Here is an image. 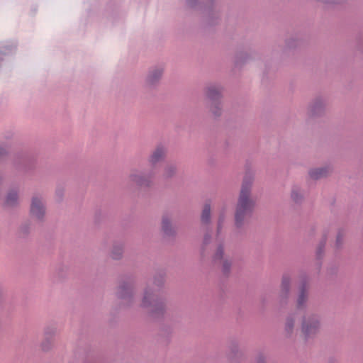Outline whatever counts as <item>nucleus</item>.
Here are the masks:
<instances>
[{
	"label": "nucleus",
	"mask_w": 363,
	"mask_h": 363,
	"mask_svg": "<svg viewBox=\"0 0 363 363\" xmlns=\"http://www.w3.org/2000/svg\"><path fill=\"white\" fill-rule=\"evenodd\" d=\"M254 177L250 172L245 174L235 211V225L240 229L250 219L254 212L256 201L252 196Z\"/></svg>",
	"instance_id": "nucleus-1"
},
{
	"label": "nucleus",
	"mask_w": 363,
	"mask_h": 363,
	"mask_svg": "<svg viewBox=\"0 0 363 363\" xmlns=\"http://www.w3.org/2000/svg\"><path fill=\"white\" fill-rule=\"evenodd\" d=\"M166 152L167 150L163 145H158L149 157L148 160L152 169L148 172H138L130 174V181L141 187L150 186L155 174V167L157 164L164 160Z\"/></svg>",
	"instance_id": "nucleus-2"
},
{
	"label": "nucleus",
	"mask_w": 363,
	"mask_h": 363,
	"mask_svg": "<svg viewBox=\"0 0 363 363\" xmlns=\"http://www.w3.org/2000/svg\"><path fill=\"white\" fill-rule=\"evenodd\" d=\"M223 87L218 84H210L206 87V108L214 118L220 117L223 110Z\"/></svg>",
	"instance_id": "nucleus-3"
},
{
	"label": "nucleus",
	"mask_w": 363,
	"mask_h": 363,
	"mask_svg": "<svg viewBox=\"0 0 363 363\" xmlns=\"http://www.w3.org/2000/svg\"><path fill=\"white\" fill-rule=\"evenodd\" d=\"M143 308H149L150 315L155 318L162 317L165 312V303L159 291L146 288L142 301Z\"/></svg>",
	"instance_id": "nucleus-4"
},
{
	"label": "nucleus",
	"mask_w": 363,
	"mask_h": 363,
	"mask_svg": "<svg viewBox=\"0 0 363 363\" xmlns=\"http://www.w3.org/2000/svg\"><path fill=\"white\" fill-rule=\"evenodd\" d=\"M35 155L28 151L18 152L13 160L14 167L24 172L31 171L35 167Z\"/></svg>",
	"instance_id": "nucleus-5"
},
{
	"label": "nucleus",
	"mask_w": 363,
	"mask_h": 363,
	"mask_svg": "<svg viewBox=\"0 0 363 363\" xmlns=\"http://www.w3.org/2000/svg\"><path fill=\"white\" fill-rule=\"evenodd\" d=\"M320 318L316 314H308L303 317L301 325L305 340L313 337L319 330Z\"/></svg>",
	"instance_id": "nucleus-6"
},
{
	"label": "nucleus",
	"mask_w": 363,
	"mask_h": 363,
	"mask_svg": "<svg viewBox=\"0 0 363 363\" xmlns=\"http://www.w3.org/2000/svg\"><path fill=\"white\" fill-rule=\"evenodd\" d=\"M206 28L215 26L220 20V8L216 0H206Z\"/></svg>",
	"instance_id": "nucleus-7"
},
{
	"label": "nucleus",
	"mask_w": 363,
	"mask_h": 363,
	"mask_svg": "<svg viewBox=\"0 0 363 363\" xmlns=\"http://www.w3.org/2000/svg\"><path fill=\"white\" fill-rule=\"evenodd\" d=\"M164 72V67L162 65H157L151 67L145 78V86L149 88L156 87Z\"/></svg>",
	"instance_id": "nucleus-8"
},
{
	"label": "nucleus",
	"mask_w": 363,
	"mask_h": 363,
	"mask_svg": "<svg viewBox=\"0 0 363 363\" xmlns=\"http://www.w3.org/2000/svg\"><path fill=\"white\" fill-rule=\"evenodd\" d=\"M133 285L130 280L121 282L116 292L118 298L123 300L127 304H130L133 298Z\"/></svg>",
	"instance_id": "nucleus-9"
},
{
	"label": "nucleus",
	"mask_w": 363,
	"mask_h": 363,
	"mask_svg": "<svg viewBox=\"0 0 363 363\" xmlns=\"http://www.w3.org/2000/svg\"><path fill=\"white\" fill-rule=\"evenodd\" d=\"M291 289V277L288 274H284L281 278L280 291L278 296L279 303L281 306L287 303Z\"/></svg>",
	"instance_id": "nucleus-10"
},
{
	"label": "nucleus",
	"mask_w": 363,
	"mask_h": 363,
	"mask_svg": "<svg viewBox=\"0 0 363 363\" xmlns=\"http://www.w3.org/2000/svg\"><path fill=\"white\" fill-rule=\"evenodd\" d=\"M45 213V208L42 201V198L38 196H34L32 198L30 205L31 216L39 220H42Z\"/></svg>",
	"instance_id": "nucleus-11"
},
{
	"label": "nucleus",
	"mask_w": 363,
	"mask_h": 363,
	"mask_svg": "<svg viewBox=\"0 0 363 363\" xmlns=\"http://www.w3.org/2000/svg\"><path fill=\"white\" fill-rule=\"evenodd\" d=\"M308 300V278L305 275L302 277L299 286V292L297 298V309L301 310L306 308Z\"/></svg>",
	"instance_id": "nucleus-12"
},
{
	"label": "nucleus",
	"mask_w": 363,
	"mask_h": 363,
	"mask_svg": "<svg viewBox=\"0 0 363 363\" xmlns=\"http://www.w3.org/2000/svg\"><path fill=\"white\" fill-rule=\"evenodd\" d=\"M228 350V359L230 363H240L242 359V353L239 350V344L236 339L230 340Z\"/></svg>",
	"instance_id": "nucleus-13"
},
{
	"label": "nucleus",
	"mask_w": 363,
	"mask_h": 363,
	"mask_svg": "<svg viewBox=\"0 0 363 363\" xmlns=\"http://www.w3.org/2000/svg\"><path fill=\"white\" fill-rule=\"evenodd\" d=\"M325 100L322 96H318L311 102L309 114L313 117L321 116L325 111Z\"/></svg>",
	"instance_id": "nucleus-14"
},
{
	"label": "nucleus",
	"mask_w": 363,
	"mask_h": 363,
	"mask_svg": "<svg viewBox=\"0 0 363 363\" xmlns=\"http://www.w3.org/2000/svg\"><path fill=\"white\" fill-rule=\"evenodd\" d=\"M326 242H327V236H326V235H324L323 238L320 241V242L317 247V249H316V252H315V257H316V259H317L316 265H317V269H318V272L320 270V268L322 266L321 259H323V255H324V250H325Z\"/></svg>",
	"instance_id": "nucleus-15"
},
{
	"label": "nucleus",
	"mask_w": 363,
	"mask_h": 363,
	"mask_svg": "<svg viewBox=\"0 0 363 363\" xmlns=\"http://www.w3.org/2000/svg\"><path fill=\"white\" fill-rule=\"evenodd\" d=\"M296 319V313H289L286 318L284 331L287 337H291L294 333Z\"/></svg>",
	"instance_id": "nucleus-16"
},
{
	"label": "nucleus",
	"mask_w": 363,
	"mask_h": 363,
	"mask_svg": "<svg viewBox=\"0 0 363 363\" xmlns=\"http://www.w3.org/2000/svg\"><path fill=\"white\" fill-rule=\"evenodd\" d=\"M16 50V45L13 43L6 42L0 45V66L3 61V56L11 54Z\"/></svg>",
	"instance_id": "nucleus-17"
},
{
	"label": "nucleus",
	"mask_w": 363,
	"mask_h": 363,
	"mask_svg": "<svg viewBox=\"0 0 363 363\" xmlns=\"http://www.w3.org/2000/svg\"><path fill=\"white\" fill-rule=\"evenodd\" d=\"M330 169L328 167H322L312 169L309 171V175L311 179L317 180L322 177H326Z\"/></svg>",
	"instance_id": "nucleus-18"
},
{
	"label": "nucleus",
	"mask_w": 363,
	"mask_h": 363,
	"mask_svg": "<svg viewBox=\"0 0 363 363\" xmlns=\"http://www.w3.org/2000/svg\"><path fill=\"white\" fill-rule=\"evenodd\" d=\"M162 228L164 234L167 236H173L175 234L174 228L172 227L167 216L162 217Z\"/></svg>",
	"instance_id": "nucleus-19"
},
{
	"label": "nucleus",
	"mask_w": 363,
	"mask_h": 363,
	"mask_svg": "<svg viewBox=\"0 0 363 363\" xmlns=\"http://www.w3.org/2000/svg\"><path fill=\"white\" fill-rule=\"evenodd\" d=\"M18 195L16 190L10 191L6 197L5 205L8 207H13L18 205Z\"/></svg>",
	"instance_id": "nucleus-20"
},
{
	"label": "nucleus",
	"mask_w": 363,
	"mask_h": 363,
	"mask_svg": "<svg viewBox=\"0 0 363 363\" xmlns=\"http://www.w3.org/2000/svg\"><path fill=\"white\" fill-rule=\"evenodd\" d=\"M291 199L296 204H301L303 201V194L300 187L294 186L291 191Z\"/></svg>",
	"instance_id": "nucleus-21"
},
{
	"label": "nucleus",
	"mask_w": 363,
	"mask_h": 363,
	"mask_svg": "<svg viewBox=\"0 0 363 363\" xmlns=\"http://www.w3.org/2000/svg\"><path fill=\"white\" fill-rule=\"evenodd\" d=\"M250 55L246 52H240L236 55L235 65L237 67H242L245 63L249 61Z\"/></svg>",
	"instance_id": "nucleus-22"
},
{
	"label": "nucleus",
	"mask_w": 363,
	"mask_h": 363,
	"mask_svg": "<svg viewBox=\"0 0 363 363\" xmlns=\"http://www.w3.org/2000/svg\"><path fill=\"white\" fill-rule=\"evenodd\" d=\"M123 246L121 244H115L111 252V257L114 259H119L122 257Z\"/></svg>",
	"instance_id": "nucleus-23"
},
{
	"label": "nucleus",
	"mask_w": 363,
	"mask_h": 363,
	"mask_svg": "<svg viewBox=\"0 0 363 363\" xmlns=\"http://www.w3.org/2000/svg\"><path fill=\"white\" fill-rule=\"evenodd\" d=\"M232 262L227 259H223L222 262L221 272L224 277H228L230 273Z\"/></svg>",
	"instance_id": "nucleus-24"
},
{
	"label": "nucleus",
	"mask_w": 363,
	"mask_h": 363,
	"mask_svg": "<svg viewBox=\"0 0 363 363\" xmlns=\"http://www.w3.org/2000/svg\"><path fill=\"white\" fill-rule=\"evenodd\" d=\"M211 222V205L206 203V227ZM211 235L206 231V245L210 240Z\"/></svg>",
	"instance_id": "nucleus-25"
},
{
	"label": "nucleus",
	"mask_w": 363,
	"mask_h": 363,
	"mask_svg": "<svg viewBox=\"0 0 363 363\" xmlns=\"http://www.w3.org/2000/svg\"><path fill=\"white\" fill-rule=\"evenodd\" d=\"M176 167L174 164H168L165 167L163 177L166 179L172 177L176 173Z\"/></svg>",
	"instance_id": "nucleus-26"
},
{
	"label": "nucleus",
	"mask_w": 363,
	"mask_h": 363,
	"mask_svg": "<svg viewBox=\"0 0 363 363\" xmlns=\"http://www.w3.org/2000/svg\"><path fill=\"white\" fill-rule=\"evenodd\" d=\"M224 255V247L222 243H220L216 250V252L213 255V261L216 262L218 260H221L223 258Z\"/></svg>",
	"instance_id": "nucleus-27"
},
{
	"label": "nucleus",
	"mask_w": 363,
	"mask_h": 363,
	"mask_svg": "<svg viewBox=\"0 0 363 363\" xmlns=\"http://www.w3.org/2000/svg\"><path fill=\"white\" fill-rule=\"evenodd\" d=\"M301 45V41L296 38H291L286 40V49H294Z\"/></svg>",
	"instance_id": "nucleus-28"
},
{
	"label": "nucleus",
	"mask_w": 363,
	"mask_h": 363,
	"mask_svg": "<svg viewBox=\"0 0 363 363\" xmlns=\"http://www.w3.org/2000/svg\"><path fill=\"white\" fill-rule=\"evenodd\" d=\"M345 233L342 229H340L337 232V237H336V241H335V247L337 249H340L342 246L343 243V237H344Z\"/></svg>",
	"instance_id": "nucleus-29"
},
{
	"label": "nucleus",
	"mask_w": 363,
	"mask_h": 363,
	"mask_svg": "<svg viewBox=\"0 0 363 363\" xmlns=\"http://www.w3.org/2000/svg\"><path fill=\"white\" fill-rule=\"evenodd\" d=\"M164 282V274L159 273L156 274L154 277V284L158 287H161L163 286Z\"/></svg>",
	"instance_id": "nucleus-30"
},
{
	"label": "nucleus",
	"mask_w": 363,
	"mask_h": 363,
	"mask_svg": "<svg viewBox=\"0 0 363 363\" xmlns=\"http://www.w3.org/2000/svg\"><path fill=\"white\" fill-rule=\"evenodd\" d=\"M57 329L55 326H48L45 329V335L48 338L51 337L56 333Z\"/></svg>",
	"instance_id": "nucleus-31"
},
{
	"label": "nucleus",
	"mask_w": 363,
	"mask_h": 363,
	"mask_svg": "<svg viewBox=\"0 0 363 363\" xmlns=\"http://www.w3.org/2000/svg\"><path fill=\"white\" fill-rule=\"evenodd\" d=\"M52 341L50 338L46 337L45 340L41 343V348L43 351H48L51 348Z\"/></svg>",
	"instance_id": "nucleus-32"
},
{
	"label": "nucleus",
	"mask_w": 363,
	"mask_h": 363,
	"mask_svg": "<svg viewBox=\"0 0 363 363\" xmlns=\"http://www.w3.org/2000/svg\"><path fill=\"white\" fill-rule=\"evenodd\" d=\"M224 220H225V216L223 213H221L218 217V223H217V233L218 234L220 233V232L222 229V226H223Z\"/></svg>",
	"instance_id": "nucleus-33"
},
{
	"label": "nucleus",
	"mask_w": 363,
	"mask_h": 363,
	"mask_svg": "<svg viewBox=\"0 0 363 363\" xmlns=\"http://www.w3.org/2000/svg\"><path fill=\"white\" fill-rule=\"evenodd\" d=\"M325 4H339L344 1V0H317Z\"/></svg>",
	"instance_id": "nucleus-34"
},
{
	"label": "nucleus",
	"mask_w": 363,
	"mask_h": 363,
	"mask_svg": "<svg viewBox=\"0 0 363 363\" xmlns=\"http://www.w3.org/2000/svg\"><path fill=\"white\" fill-rule=\"evenodd\" d=\"M9 150L6 146L0 145V159L8 155Z\"/></svg>",
	"instance_id": "nucleus-35"
},
{
	"label": "nucleus",
	"mask_w": 363,
	"mask_h": 363,
	"mask_svg": "<svg viewBox=\"0 0 363 363\" xmlns=\"http://www.w3.org/2000/svg\"><path fill=\"white\" fill-rule=\"evenodd\" d=\"M255 363H267L265 361L264 356L262 354L259 353L256 357Z\"/></svg>",
	"instance_id": "nucleus-36"
},
{
	"label": "nucleus",
	"mask_w": 363,
	"mask_h": 363,
	"mask_svg": "<svg viewBox=\"0 0 363 363\" xmlns=\"http://www.w3.org/2000/svg\"><path fill=\"white\" fill-rule=\"evenodd\" d=\"M186 1L187 5L191 8L196 7L198 4V0H186Z\"/></svg>",
	"instance_id": "nucleus-37"
},
{
	"label": "nucleus",
	"mask_w": 363,
	"mask_h": 363,
	"mask_svg": "<svg viewBox=\"0 0 363 363\" xmlns=\"http://www.w3.org/2000/svg\"><path fill=\"white\" fill-rule=\"evenodd\" d=\"M29 225L28 223H25L21 228V230L23 233H27L28 232Z\"/></svg>",
	"instance_id": "nucleus-38"
},
{
	"label": "nucleus",
	"mask_w": 363,
	"mask_h": 363,
	"mask_svg": "<svg viewBox=\"0 0 363 363\" xmlns=\"http://www.w3.org/2000/svg\"><path fill=\"white\" fill-rule=\"evenodd\" d=\"M358 48L363 52V35L359 39Z\"/></svg>",
	"instance_id": "nucleus-39"
},
{
	"label": "nucleus",
	"mask_w": 363,
	"mask_h": 363,
	"mask_svg": "<svg viewBox=\"0 0 363 363\" xmlns=\"http://www.w3.org/2000/svg\"><path fill=\"white\" fill-rule=\"evenodd\" d=\"M56 196L60 199L62 198L63 196V189H57L56 190Z\"/></svg>",
	"instance_id": "nucleus-40"
},
{
	"label": "nucleus",
	"mask_w": 363,
	"mask_h": 363,
	"mask_svg": "<svg viewBox=\"0 0 363 363\" xmlns=\"http://www.w3.org/2000/svg\"><path fill=\"white\" fill-rule=\"evenodd\" d=\"M337 271V267H332L331 269H328V272L331 274H335Z\"/></svg>",
	"instance_id": "nucleus-41"
},
{
	"label": "nucleus",
	"mask_w": 363,
	"mask_h": 363,
	"mask_svg": "<svg viewBox=\"0 0 363 363\" xmlns=\"http://www.w3.org/2000/svg\"><path fill=\"white\" fill-rule=\"evenodd\" d=\"M201 221L204 220V208L201 211Z\"/></svg>",
	"instance_id": "nucleus-42"
},
{
	"label": "nucleus",
	"mask_w": 363,
	"mask_h": 363,
	"mask_svg": "<svg viewBox=\"0 0 363 363\" xmlns=\"http://www.w3.org/2000/svg\"><path fill=\"white\" fill-rule=\"evenodd\" d=\"M328 363H337V361L335 359H334V358H330L328 360Z\"/></svg>",
	"instance_id": "nucleus-43"
},
{
	"label": "nucleus",
	"mask_w": 363,
	"mask_h": 363,
	"mask_svg": "<svg viewBox=\"0 0 363 363\" xmlns=\"http://www.w3.org/2000/svg\"><path fill=\"white\" fill-rule=\"evenodd\" d=\"M262 303H265V298H262Z\"/></svg>",
	"instance_id": "nucleus-44"
}]
</instances>
